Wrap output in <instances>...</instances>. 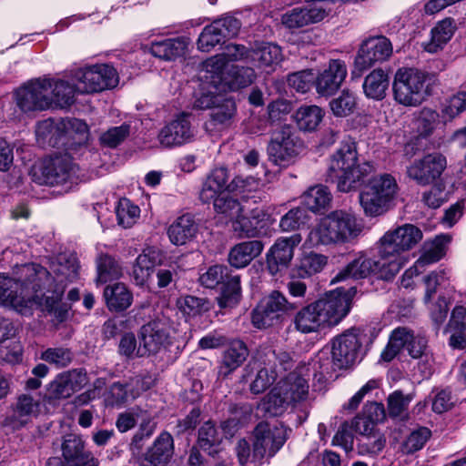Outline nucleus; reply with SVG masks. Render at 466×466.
<instances>
[{"label": "nucleus", "mask_w": 466, "mask_h": 466, "mask_svg": "<svg viewBox=\"0 0 466 466\" xmlns=\"http://www.w3.org/2000/svg\"><path fill=\"white\" fill-rule=\"evenodd\" d=\"M356 293V288H339L302 308L295 315V329L308 334L337 325L350 312Z\"/></svg>", "instance_id": "nucleus-1"}, {"label": "nucleus", "mask_w": 466, "mask_h": 466, "mask_svg": "<svg viewBox=\"0 0 466 466\" xmlns=\"http://www.w3.org/2000/svg\"><path fill=\"white\" fill-rule=\"evenodd\" d=\"M294 360L289 352L270 345H261L243 370L241 380H250L249 390L260 394L268 390L284 371L291 369Z\"/></svg>", "instance_id": "nucleus-2"}, {"label": "nucleus", "mask_w": 466, "mask_h": 466, "mask_svg": "<svg viewBox=\"0 0 466 466\" xmlns=\"http://www.w3.org/2000/svg\"><path fill=\"white\" fill-rule=\"evenodd\" d=\"M50 279L47 271L38 264H25L14 271V278L0 274V304L23 312L35 298V280Z\"/></svg>", "instance_id": "nucleus-3"}, {"label": "nucleus", "mask_w": 466, "mask_h": 466, "mask_svg": "<svg viewBox=\"0 0 466 466\" xmlns=\"http://www.w3.org/2000/svg\"><path fill=\"white\" fill-rule=\"evenodd\" d=\"M374 172L375 168L370 163L358 164L356 143L350 140L342 142L331 156L327 180L336 182L339 191L350 192L364 183L367 177Z\"/></svg>", "instance_id": "nucleus-4"}, {"label": "nucleus", "mask_w": 466, "mask_h": 466, "mask_svg": "<svg viewBox=\"0 0 466 466\" xmlns=\"http://www.w3.org/2000/svg\"><path fill=\"white\" fill-rule=\"evenodd\" d=\"M356 217L345 210H335L320 219L305 240L309 248L319 245L345 243L361 232Z\"/></svg>", "instance_id": "nucleus-5"}, {"label": "nucleus", "mask_w": 466, "mask_h": 466, "mask_svg": "<svg viewBox=\"0 0 466 466\" xmlns=\"http://www.w3.org/2000/svg\"><path fill=\"white\" fill-rule=\"evenodd\" d=\"M366 181L368 183L360 194V205L367 216H380L388 211L397 194L396 179L390 174H381L371 178L369 176Z\"/></svg>", "instance_id": "nucleus-6"}, {"label": "nucleus", "mask_w": 466, "mask_h": 466, "mask_svg": "<svg viewBox=\"0 0 466 466\" xmlns=\"http://www.w3.org/2000/svg\"><path fill=\"white\" fill-rule=\"evenodd\" d=\"M428 74L412 67L397 70L392 83L394 100L404 106H418L427 96Z\"/></svg>", "instance_id": "nucleus-7"}, {"label": "nucleus", "mask_w": 466, "mask_h": 466, "mask_svg": "<svg viewBox=\"0 0 466 466\" xmlns=\"http://www.w3.org/2000/svg\"><path fill=\"white\" fill-rule=\"evenodd\" d=\"M172 322L166 316L157 317L138 331V355L156 357L166 353L173 344Z\"/></svg>", "instance_id": "nucleus-8"}, {"label": "nucleus", "mask_w": 466, "mask_h": 466, "mask_svg": "<svg viewBox=\"0 0 466 466\" xmlns=\"http://www.w3.org/2000/svg\"><path fill=\"white\" fill-rule=\"evenodd\" d=\"M422 239L421 230L412 224H404L387 231L379 242V256L388 261L397 260L400 268L404 264L401 254L413 248Z\"/></svg>", "instance_id": "nucleus-9"}, {"label": "nucleus", "mask_w": 466, "mask_h": 466, "mask_svg": "<svg viewBox=\"0 0 466 466\" xmlns=\"http://www.w3.org/2000/svg\"><path fill=\"white\" fill-rule=\"evenodd\" d=\"M400 265L397 260L388 261L387 258L380 256V258L374 259L361 255L340 270L332 281L338 282L348 278L364 279L371 274L376 275L379 279L390 280L400 270Z\"/></svg>", "instance_id": "nucleus-10"}, {"label": "nucleus", "mask_w": 466, "mask_h": 466, "mask_svg": "<svg viewBox=\"0 0 466 466\" xmlns=\"http://www.w3.org/2000/svg\"><path fill=\"white\" fill-rule=\"evenodd\" d=\"M366 337L359 329H350L334 337L329 343L333 365L340 370L360 361L364 355L362 344Z\"/></svg>", "instance_id": "nucleus-11"}, {"label": "nucleus", "mask_w": 466, "mask_h": 466, "mask_svg": "<svg viewBox=\"0 0 466 466\" xmlns=\"http://www.w3.org/2000/svg\"><path fill=\"white\" fill-rule=\"evenodd\" d=\"M302 148L303 142L295 128L284 125L271 134L267 150L271 162L279 167H288Z\"/></svg>", "instance_id": "nucleus-12"}, {"label": "nucleus", "mask_w": 466, "mask_h": 466, "mask_svg": "<svg viewBox=\"0 0 466 466\" xmlns=\"http://www.w3.org/2000/svg\"><path fill=\"white\" fill-rule=\"evenodd\" d=\"M80 93H96L115 87L118 84L116 69L106 64L76 69L73 74Z\"/></svg>", "instance_id": "nucleus-13"}, {"label": "nucleus", "mask_w": 466, "mask_h": 466, "mask_svg": "<svg viewBox=\"0 0 466 466\" xmlns=\"http://www.w3.org/2000/svg\"><path fill=\"white\" fill-rule=\"evenodd\" d=\"M77 167L67 156H56L45 159L41 166L34 170L33 177L40 185L57 186L76 178Z\"/></svg>", "instance_id": "nucleus-14"}, {"label": "nucleus", "mask_w": 466, "mask_h": 466, "mask_svg": "<svg viewBox=\"0 0 466 466\" xmlns=\"http://www.w3.org/2000/svg\"><path fill=\"white\" fill-rule=\"evenodd\" d=\"M288 439V429L280 422L262 421L254 430L253 456L273 457Z\"/></svg>", "instance_id": "nucleus-15"}, {"label": "nucleus", "mask_w": 466, "mask_h": 466, "mask_svg": "<svg viewBox=\"0 0 466 466\" xmlns=\"http://www.w3.org/2000/svg\"><path fill=\"white\" fill-rule=\"evenodd\" d=\"M78 263L75 257L59 256L51 263L50 270L45 268L50 279L35 280L34 283L41 285L44 289H51L56 293L55 297L50 299L48 307H51L57 298L62 297L67 282L76 279L78 275Z\"/></svg>", "instance_id": "nucleus-16"}, {"label": "nucleus", "mask_w": 466, "mask_h": 466, "mask_svg": "<svg viewBox=\"0 0 466 466\" xmlns=\"http://www.w3.org/2000/svg\"><path fill=\"white\" fill-rule=\"evenodd\" d=\"M316 366L317 362L299 365L279 382V388L286 396V400L291 403V407L296 408L308 400L309 397V380L312 372L316 370Z\"/></svg>", "instance_id": "nucleus-17"}, {"label": "nucleus", "mask_w": 466, "mask_h": 466, "mask_svg": "<svg viewBox=\"0 0 466 466\" xmlns=\"http://www.w3.org/2000/svg\"><path fill=\"white\" fill-rule=\"evenodd\" d=\"M447 167V159L439 152H432L415 159L407 167V176L420 186L436 184Z\"/></svg>", "instance_id": "nucleus-18"}, {"label": "nucleus", "mask_w": 466, "mask_h": 466, "mask_svg": "<svg viewBox=\"0 0 466 466\" xmlns=\"http://www.w3.org/2000/svg\"><path fill=\"white\" fill-rule=\"evenodd\" d=\"M403 348L407 349L412 358H420L426 350L427 339L421 335L415 336L408 328H396L390 334L387 347L381 352L382 360H392Z\"/></svg>", "instance_id": "nucleus-19"}, {"label": "nucleus", "mask_w": 466, "mask_h": 466, "mask_svg": "<svg viewBox=\"0 0 466 466\" xmlns=\"http://www.w3.org/2000/svg\"><path fill=\"white\" fill-rule=\"evenodd\" d=\"M240 27V21L232 15H227L217 19L202 30L198 39V48L202 52H209L226 39L235 37Z\"/></svg>", "instance_id": "nucleus-20"}, {"label": "nucleus", "mask_w": 466, "mask_h": 466, "mask_svg": "<svg viewBox=\"0 0 466 466\" xmlns=\"http://www.w3.org/2000/svg\"><path fill=\"white\" fill-rule=\"evenodd\" d=\"M51 79H36L16 92L17 106L24 112L45 110L52 106Z\"/></svg>", "instance_id": "nucleus-21"}, {"label": "nucleus", "mask_w": 466, "mask_h": 466, "mask_svg": "<svg viewBox=\"0 0 466 466\" xmlns=\"http://www.w3.org/2000/svg\"><path fill=\"white\" fill-rule=\"evenodd\" d=\"M392 55V45L390 41L383 36L378 35L365 39L358 50L354 60L357 70L362 72L388 60Z\"/></svg>", "instance_id": "nucleus-22"}, {"label": "nucleus", "mask_w": 466, "mask_h": 466, "mask_svg": "<svg viewBox=\"0 0 466 466\" xmlns=\"http://www.w3.org/2000/svg\"><path fill=\"white\" fill-rule=\"evenodd\" d=\"M189 117L188 114L182 113L165 125L157 135L160 146L172 148L191 142L195 137V129Z\"/></svg>", "instance_id": "nucleus-23"}, {"label": "nucleus", "mask_w": 466, "mask_h": 466, "mask_svg": "<svg viewBox=\"0 0 466 466\" xmlns=\"http://www.w3.org/2000/svg\"><path fill=\"white\" fill-rule=\"evenodd\" d=\"M301 240L300 234H293L275 241L266 255L267 268L272 276L289 266L294 257V249Z\"/></svg>", "instance_id": "nucleus-24"}, {"label": "nucleus", "mask_w": 466, "mask_h": 466, "mask_svg": "<svg viewBox=\"0 0 466 466\" xmlns=\"http://www.w3.org/2000/svg\"><path fill=\"white\" fill-rule=\"evenodd\" d=\"M348 74L347 66L344 61L340 59H331L326 68L315 76L316 92L321 96H330L335 94Z\"/></svg>", "instance_id": "nucleus-25"}, {"label": "nucleus", "mask_w": 466, "mask_h": 466, "mask_svg": "<svg viewBox=\"0 0 466 466\" xmlns=\"http://www.w3.org/2000/svg\"><path fill=\"white\" fill-rule=\"evenodd\" d=\"M61 451L66 466H98L97 459L86 449L84 441L76 434L63 438Z\"/></svg>", "instance_id": "nucleus-26"}, {"label": "nucleus", "mask_w": 466, "mask_h": 466, "mask_svg": "<svg viewBox=\"0 0 466 466\" xmlns=\"http://www.w3.org/2000/svg\"><path fill=\"white\" fill-rule=\"evenodd\" d=\"M174 453L173 437L163 431L147 451L136 459L137 466H166Z\"/></svg>", "instance_id": "nucleus-27"}, {"label": "nucleus", "mask_w": 466, "mask_h": 466, "mask_svg": "<svg viewBox=\"0 0 466 466\" xmlns=\"http://www.w3.org/2000/svg\"><path fill=\"white\" fill-rule=\"evenodd\" d=\"M86 383V373L82 369H74L57 375L50 383L48 391L52 398L66 399Z\"/></svg>", "instance_id": "nucleus-28"}, {"label": "nucleus", "mask_w": 466, "mask_h": 466, "mask_svg": "<svg viewBox=\"0 0 466 466\" xmlns=\"http://www.w3.org/2000/svg\"><path fill=\"white\" fill-rule=\"evenodd\" d=\"M268 218L263 208H256L248 216L241 214L232 227L239 238H257L265 233Z\"/></svg>", "instance_id": "nucleus-29"}, {"label": "nucleus", "mask_w": 466, "mask_h": 466, "mask_svg": "<svg viewBox=\"0 0 466 466\" xmlns=\"http://www.w3.org/2000/svg\"><path fill=\"white\" fill-rule=\"evenodd\" d=\"M162 259V252L156 247H147L138 255L133 266L132 278L136 285L144 286L157 264Z\"/></svg>", "instance_id": "nucleus-30"}, {"label": "nucleus", "mask_w": 466, "mask_h": 466, "mask_svg": "<svg viewBox=\"0 0 466 466\" xmlns=\"http://www.w3.org/2000/svg\"><path fill=\"white\" fill-rule=\"evenodd\" d=\"M229 66L223 55L213 56L203 62L199 78L205 85L218 90L220 85L225 84Z\"/></svg>", "instance_id": "nucleus-31"}, {"label": "nucleus", "mask_w": 466, "mask_h": 466, "mask_svg": "<svg viewBox=\"0 0 466 466\" xmlns=\"http://www.w3.org/2000/svg\"><path fill=\"white\" fill-rule=\"evenodd\" d=\"M326 11L320 7L294 8L281 17L282 24L289 29H298L324 19Z\"/></svg>", "instance_id": "nucleus-32"}, {"label": "nucleus", "mask_w": 466, "mask_h": 466, "mask_svg": "<svg viewBox=\"0 0 466 466\" xmlns=\"http://www.w3.org/2000/svg\"><path fill=\"white\" fill-rule=\"evenodd\" d=\"M264 245L260 240L238 243L230 249L228 262L236 268H245L261 254Z\"/></svg>", "instance_id": "nucleus-33"}, {"label": "nucleus", "mask_w": 466, "mask_h": 466, "mask_svg": "<svg viewBox=\"0 0 466 466\" xmlns=\"http://www.w3.org/2000/svg\"><path fill=\"white\" fill-rule=\"evenodd\" d=\"M198 225L191 215L186 214L177 218L168 228L167 235L172 244L186 245L197 235Z\"/></svg>", "instance_id": "nucleus-34"}, {"label": "nucleus", "mask_w": 466, "mask_h": 466, "mask_svg": "<svg viewBox=\"0 0 466 466\" xmlns=\"http://www.w3.org/2000/svg\"><path fill=\"white\" fill-rule=\"evenodd\" d=\"M248 350L241 340H234L225 350L222 362L218 368V377L226 378L236 370L248 358Z\"/></svg>", "instance_id": "nucleus-35"}, {"label": "nucleus", "mask_w": 466, "mask_h": 466, "mask_svg": "<svg viewBox=\"0 0 466 466\" xmlns=\"http://www.w3.org/2000/svg\"><path fill=\"white\" fill-rule=\"evenodd\" d=\"M187 47L184 37L167 38L151 44V54L162 60L171 61L183 56Z\"/></svg>", "instance_id": "nucleus-36"}, {"label": "nucleus", "mask_w": 466, "mask_h": 466, "mask_svg": "<svg viewBox=\"0 0 466 466\" xmlns=\"http://www.w3.org/2000/svg\"><path fill=\"white\" fill-rule=\"evenodd\" d=\"M282 52L279 46L271 43H261L251 49V61L257 62L262 69L273 70L274 66L282 60Z\"/></svg>", "instance_id": "nucleus-37"}, {"label": "nucleus", "mask_w": 466, "mask_h": 466, "mask_svg": "<svg viewBox=\"0 0 466 466\" xmlns=\"http://www.w3.org/2000/svg\"><path fill=\"white\" fill-rule=\"evenodd\" d=\"M104 298L107 308L112 311H123L130 307L133 301L132 293L120 282L106 286L104 289Z\"/></svg>", "instance_id": "nucleus-38"}, {"label": "nucleus", "mask_w": 466, "mask_h": 466, "mask_svg": "<svg viewBox=\"0 0 466 466\" xmlns=\"http://www.w3.org/2000/svg\"><path fill=\"white\" fill-rule=\"evenodd\" d=\"M305 208L314 213L322 212L330 208L332 196L327 187L317 185L309 187L301 197Z\"/></svg>", "instance_id": "nucleus-39"}, {"label": "nucleus", "mask_w": 466, "mask_h": 466, "mask_svg": "<svg viewBox=\"0 0 466 466\" xmlns=\"http://www.w3.org/2000/svg\"><path fill=\"white\" fill-rule=\"evenodd\" d=\"M390 86V78L382 69H374L364 79L363 91L367 97L382 100Z\"/></svg>", "instance_id": "nucleus-40"}, {"label": "nucleus", "mask_w": 466, "mask_h": 466, "mask_svg": "<svg viewBox=\"0 0 466 466\" xmlns=\"http://www.w3.org/2000/svg\"><path fill=\"white\" fill-rule=\"evenodd\" d=\"M326 256L315 252L304 253L293 268L294 274L300 279L309 278L320 272L327 265Z\"/></svg>", "instance_id": "nucleus-41"}, {"label": "nucleus", "mask_w": 466, "mask_h": 466, "mask_svg": "<svg viewBox=\"0 0 466 466\" xmlns=\"http://www.w3.org/2000/svg\"><path fill=\"white\" fill-rule=\"evenodd\" d=\"M56 293L54 292V289H44L41 286H36L35 298L32 299L31 304H36L43 311L53 313L59 321H63L67 315L68 307L66 305H60L62 297L57 298L52 306L48 307L50 304L47 303L49 302L48 300L51 298L53 299Z\"/></svg>", "instance_id": "nucleus-42"}, {"label": "nucleus", "mask_w": 466, "mask_h": 466, "mask_svg": "<svg viewBox=\"0 0 466 466\" xmlns=\"http://www.w3.org/2000/svg\"><path fill=\"white\" fill-rule=\"evenodd\" d=\"M323 116V110L315 105L300 106L294 115L299 128L306 132L316 130L321 123Z\"/></svg>", "instance_id": "nucleus-43"}, {"label": "nucleus", "mask_w": 466, "mask_h": 466, "mask_svg": "<svg viewBox=\"0 0 466 466\" xmlns=\"http://www.w3.org/2000/svg\"><path fill=\"white\" fill-rule=\"evenodd\" d=\"M451 238L448 234L437 236L431 242H426L423 246V253L416 264L424 267L439 261L445 254L446 246Z\"/></svg>", "instance_id": "nucleus-44"}, {"label": "nucleus", "mask_w": 466, "mask_h": 466, "mask_svg": "<svg viewBox=\"0 0 466 466\" xmlns=\"http://www.w3.org/2000/svg\"><path fill=\"white\" fill-rule=\"evenodd\" d=\"M454 33L453 20L446 18L437 24L431 30V37L424 44V49L429 53H436L442 49Z\"/></svg>", "instance_id": "nucleus-45"}, {"label": "nucleus", "mask_w": 466, "mask_h": 466, "mask_svg": "<svg viewBox=\"0 0 466 466\" xmlns=\"http://www.w3.org/2000/svg\"><path fill=\"white\" fill-rule=\"evenodd\" d=\"M241 298L239 275H230L223 283L218 303L221 309H231L237 306Z\"/></svg>", "instance_id": "nucleus-46"}, {"label": "nucleus", "mask_w": 466, "mask_h": 466, "mask_svg": "<svg viewBox=\"0 0 466 466\" xmlns=\"http://www.w3.org/2000/svg\"><path fill=\"white\" fill-rule=\"evenodd\" d=\"M97 284H105L118 279L122 276V268L115 258L101 254L96 258Z\"/></svg>", "instance_id": "nucleus-47"}, {"label": "nucleus", "mask_w": 466, "mask_h": 466, "mask_svg": "<svg viewBox=\"0 0 466 466\" xmlns=\"http://www.w3.org/2000/svg\"><path fill=\"white\" fill-rule=\"evenodd\" d=\"M225 84L231 89H238L251 85L256 77L253 68L230 64Z\"/></svg>", "instance_id": "nucleus-48"}, {"label": "nucleus", "mask_w": 466, "mask_h": 466, "mask_svg": "<svg viewBox=\"0 0 466 466\" xmlns=\"http://www.w3.org/2000/svg\"><path fill=\"white\" fill-rule=\"evenodd\" d=\"M63 119L55 121L48 118L37 123L35 127V135L38 140L47 142L51 146H56L60 138L64 136V128H62Z\"/></svg>", "instance_id": "nucleus-49"}, {"label": "nucleus", "mask_w": 466, "mask_h": 466, "mask_svg": "<svg viewBox=\"0 0 466 466\" xmlns=\"http://www.w3.org/2000/svg\"><path fill=\"white\" fill-rule=\"evenodd\" d=\"M236 111L235 103L230 99H221L211 110L210 119L206 123V127L227 126L230 123Z\"/></svg>", "instance_id": "nucleus-50"}, {"label": "nucleus", "mask_w": 466, "mask_h": 466, "mask_svg": "<svg viewBox=\"0 0 466 466\" xmlns=\"http://www.w3.org/2000/svg\"><path fill=\"white\" fill-rule=\"evenodd\" d=\"M51 82L52 106L65 107L74 103L76 86H74L64 80H51Z\"/></svg>", "instance_id": "nucleus-51"}, {"label": "nucleus", "mask_w": 466, "mask_h": 466, "mask_svg": "<svg viewBox=\"0 0 466 466\" xmlns=\"http://www.w3.org/2000/svg\"><path fill=\"white\" fill-rule=\"evenodd\" d=\"M131 126L128 123H123L120 126L111 127L99 136L101 146L108 148H116L121 145L130 136Z\"/></svg>", "instance_id": "nucleus-52"}, {"label": "nucleus", "mask_w": 466, "mask_h": 466, "mask_svg": "<svg viewBox=\"0 0 466 466\" xmlns=\"http://www.w3.org/2000/svg\"><path fill=\"white\" fill-rule=\"evenodd\" d=\"M213 207L217 213L223 215L232 222L238 220L244 210L243 206L238 199L226 193L215 199Z\"/></svg>", "instance_id": "nucleus-53"}, {"label": "nucleus", "mask_w": 466, "mask_h": 466, "mask_svg": "<svg viewBox=\"0 0 466 466\" xmlns=\"http://www.w3.org/2000/svg\"><path fill=\"white\" fill-rule=\"evenodd\" d=\"M177 307L188 317H196L209 310V302L204 298L183 296L177 299Z\"/></svg>", "instance_id": "nucleus-54"}, {"label": "nucleus", "mask_w": 466, "mask_h": 466, "mask_svg": "<svg viewBox=\"0 0 466 466\" xmlns=\"http://www.w3.org/2000/svg\"><path fill=\"white\" fill-rule=\"evenodd\" d=\"M412 399L411 394H404L401 390H395L390 393L387 399L389 415L392 418H405Z\"/></svg>", "instance_id": "nucleus-55"}, {"label": "nucleus", "mask_w": 466, "mask_h": 466, "mask_svg": "<svg viewBox=\"0 0 466 466\" xmlns=\"http://www.w3.org/2000/svg\"><path fill=\"white\" fill-rule=\"evenodd\" d=\"M116 214L118 225L125 228H131L139 218L140 209L137 206L131 203L127 198H122L118 201L116 208Z\"/></svg>", "instance_id": "nucleus-56"}, {"label": "nucleus", "mask_w": 466, "mask_h": 466, "mask_svg": "<svg viewBox=\"0 0 466 466\" xmlns=\"http://www.w3.org/2000/svg\"><path fill=\"white\" fill-rule=\"evenodd\" d=\"M289 406H291V403L286 400L279 386L267 395L262 404L264 411L269 416L280 415Z\"/></svg>", "instance_id": "nucleus-57"}, {"label": "nucleus", "mask_w": 466, "mask_h": 466, "mask_svg": "<svg viewBox=\"0 0 466 466\" xmlns=\"http://www.w3.org/2000/svg\"><path fill=\"white\" fill-rule=\"evenodd\" d=\"M357 101L355 96L348 90L329 102V107L334 116L345 117L352 114L356 108Z\"/></svg>", "instance_id": "nucleus-58"}, {"label": "nucleus", "mask_w": 466, "mask_h": 466, "mask_svg": "<svg viewBox=\"0 0 466 466\" xmlns=\"http://www.w3.org/2000/svg\"><path fill=\"white\" fill-rule=\"evenodd\" d=\"M431 436V431L426 427H420L413 431L402 442L400 446L401 452L411 454L421 450Z\"/></svg>", "instance_id": "nucleus-59"}, {"label": "nucleus", "mask_w": 466, "mask_h": 466, "mask_svg": "<svg viewBox=\"0 0 466 466\" xmlns=\"http://www.w3.org/2000/svg\"><path fill=\"white\" fill-rule=\"evenodd\" d=\"M280 319L271 308L262 301L252 312V323L258 329H267L275 326L280 322Z\"/></svg>", "instance_id": "nucleus-60"}, {"label": "nucleus", "mask_w": 466, "mask_h": 466, "mask_svg": "<svg viewBox=\"0 0 466 466\" xmlns=\"http://www.w3.org/2000/svg\"><path fill=\"white\" fill-rule=\"evenodd\" d=\"M40 359L56 368H65L73 360V353L67 348H48L41 353Z\"/></svg>", "instance_id": "nucleus-61"}, {"label": "nucleus", "mask_w": 466, "mask_h": 466, "mask_svg": "<svg viewBox=\"0 0 466 466\" xmlns=\"http://www.w3.org/2000/svg\"><path fill=\"white\" fill-rule=\"evenodd\" d=\"M229 269L223 265H214L208 268V270L201 274L199 282L202 286L208 289H214L218 284H222L228 278L230 277Z\"/></svg>", "instance_id": "nucleus-62"}, {"label": "nucleus", "mask_w": 466, "mask_h": 466, "mask_svg": "<svg viewBox=\"0 0 466 466\" xmlns=\"http://www.w3.org/2000/svg\"><path fill=\"white\" fill-rule=\"evenodd\" d=\"M222 436L211 421L205 422L198 431V445L204 451H209L212 447L221 442Z\"/></svg>", "instance_id": "nucleus-63"}, {"label": "nucleus", "mask_w": 466, "mask_h": 466, "mask_svg": "<svg viewBox=\"0 0 466 466\" xmlns=\"http://www.w3.org/2000/svg\"><path fill=\"white\" fill-rule=\"evenodd\" d=\"M308 220L309 217L306 208H296L290 209L281 218L279 227L283 231H292L299 228Z\"/></svg>", "instance_id": "nucleus-64"}]
</instances>
